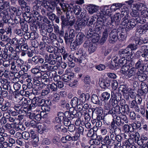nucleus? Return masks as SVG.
<instances>
[{"label": "nucleus", "mask_w": 148, "mask_h": 148, "mask_svg": "<svg viewBox=\"0 0 148 148\" xmlns=\"http://www.w3.org/2000/svg\"><path fill=\"white\" fill-rule=\"evenodd\" d=\"M65 2V0H53L43 3V6L50 12H53L56 8L58 14L61 15L62 13V10L65 12L70 11L71 9V7Z\"/></svg>", "instance_id": "f257e3e1"}, {"label": "nucleus", "mask_w": 148, "mask_h": 148, "mask_svg": "<svg viewBox=\"0 0 148 148\" xmlns=\"http://www.w3.org/2000/svg\"><path fill=\"white\" fill-rule=\"evenodd\" d=\"M98 17L97 21V25L95 29L94 35L90 38L92 42H96L98 41L101 36V29H102V16L101 14L99 12L97 13Z\"/></svg>", "instance_id": "f03ea898"}, {"label": "nucleus", "mask_w": 148, "mask_h": 148, "mask_svg": "<svg viewBox=\"0 0 148 148\" xmlns=\"http://www.w3.org/2000/svg\"><path fill=\"white\" fill-rule=\"evenodd\" d=\"M62 116L63 119H62V121L64 125L68 126L71 123L70 120L77 117L76 111L73 109V111L71 112L69 111L65 112Z\"/></svg>", "instance_id": "7ed1b4c3"}, {"label": "nucleus", "mask_w": 148, "mask_h": 148, "mask_svg": "<svg viewBox=\"0 0 148 148\" xmlns=\"http://www.w3.org/2000/svg\"><path fill=\"white\" fill-rule=\"evenodd\" d=\"M129 15L125 16L122 19L121 24L122 25H126L127 28L131 29L134 27L136 25L135 19L134 18L130 19Z\"/></svg>", "instance_id": "20e7f679"}, {"label": "nucleus", "mask_w": 148, "mask_h": 148, "mask_svg": "<svg viewBox=\"0 0 148 148\" xmlns=\"http://www.w3.org/2000/svg\"><path fill=\"white\" fill-rule=\"evenodd\" d=\"M108 77L114 79L116 78V76L114 73H108L104 75L103 80H102V90L108 89L110 86Z\"/></svg>", "instance_id": "39448f33"}, {"label": "nucleus", "mask_w": 148, "mask_h": 148, "mask_svg": "<svg viewBox=\"0 0 148 148\" xmlns=\"http://www.w3.org/2000/svg\"><path fill=\"white\" fill-rule=\"evenodd\" d=\"M70 6L71 8V10L68 12L72 11V10H73V12L74 14L77 15H80L81 17H85L86 13V10L82 9L78 5H75L73 6L71 5H70Z\"/></svg>", "instance_id": "423d86ee"}, {"label": "nucleus", "mask_w": 148, "mask_h": 148, "mask_svg": "<svg viewBox=\"0 0 148 148\" xmlns=\"http://www.w3.org/2000/svg\"><path fill=\"white\" fill-rule=\"evenodd\" d=\"M84 38L85 36L82 33H79L76 37L75 40L73 43H71V46L73 47V49H75L77 46L81 45L82 43Z\"/></svg>", "instance_id": "0eeeda50"}, {"label": "nucleus", "mask_w": 148, "mask_h": 148, "mask_svg": "<svg viewBox=\"0 0 148 148\" xmlns=\"http://www.w3.org/2000/svg\"><path fill=\"white\" fill-rule=\"evenodd\" d=\"M102 14L103 15L102 16L103 22L109 23L108 19L110 18V16L112 14L109 6L105 5L103 7L102 10Z\"/></svg>", "instance_id": "6e6552de"}, {"label": "nucleus", "mask_w": 148, "mask_h": 148, "mask_svg": "<svg viewBox=\"0 0 148 148\" xmlns=\"http://www.w3.org/2000/svg\"><path fill=\"white\" fill-rule=\"evenodd\" d=\"M118 40V33L116 31H112L110 34L108 41L110 43L114 44Z\"/></svg>", "instance_id": "1a4fd4ad"}, {"label": "nucleus", "mask_w": 148, "mask_h": 148, "mask_svg": "<svg viewBox=\"0 0 148 148\" xmlns=\"http://www.w3.org/2000/svg\"><path fill=\"white\" fill-rule=\"evenodd\" d=\"M120 59L118 60V58L116 57L114 60V62L115 63L114 64H112L114 67H116L120 64H125L127 63L128 58L126 57H120Z\"/></svg>", "instance_id": "9d476101"}, {"label": "nucleus", "mask_w": 148, "mask_h": 148, "mask_svg": "<svg viewBox=\"0 0 148 148\" xmlns=\"http://www.w3.org/2000/svg\"><path fill=\"white\" fill-rule=\"evenodd\" d=\"M132 51L131 49L129 48L128 46L125 49L121 50L119 52L120 57H126L129 58L130 56Z\"/></svg>", "instance_id": "9b49d317"}, {"label": "nucleus", "mask_w": 148, "mask_h": 148, "mask_svg": "<svg viewBox=\"0 0 148 148\" xmlns=\"http://www.w3.org/2000/svg\"><path fill=\"white\" fill-rule=\"evenodd\" d=\"M88 20L87 19L85 20L83 18H78L76 23V25L79 29H81L83 27H84L87 24Z\"/></svg>", "instance_id": "f8f14e48"}, {"label": "nucleus", "mask_w": 148, "mask_h": 148, "mask_svg": "<svg viewBox=\"0 0 148 148\" xmlns=\"http://www.w3.org/2000/svg\"><path fill=\"white\" fill-rule=\"evenodd\" d=\"M79 99L76 97H74L72 98L71 100L70 103L71 106H72V108H70L69 109V111L71 112V110H73V109L74 110V108H75L79 104Z\"/></svg>", "instance_id": "ddd939ff"}, {"label": "nucleus", "mask_w": 148, "mask_h": 148, "mask_svg": "<svg viewBox=\"0 0 148 148\" xmlns=\"http://www.w3.org/2000/svg\"><path fill=\"white\" fill-rule=\"evenodd\" d=\"M109 19H111V22H109V24H111L113 23L114 22L116 23L117 24H119V22L121 20V18L120 17V14L119 13H116L114 15L113 18L112 17H110ZM108 23H106L107 24Z\"/></svg>", "instance_id": "4468645a"}, {"label": "nucleus", "mask_w": 148, "mask_h": 148, "mask_svg": "<svg viewBox=\"0 0 148 148\" xmlns=\"http://www.w3.org/2000/svg\"><path fill=\"white\" fill-rule=\"evenodd\" d=\"M38 100L39 98L37 97H34L32 99L31 103L29 106L28 109L31 110L38 106Z\"/></svg>", "instance_id": "2eb2a0df"}, {"label": "nucleus", "mask_w": 148, "mask_h": 148, "mask_svg": "<svg viewBox=\"0 0 148 148\" xmlns=\"http://www.w3.org/2000/svg\"><path fill=\"white\" fill-rule=\"evenodd\" d=\"M86 8L90 14H92L97 11L98 7L96 5L89 4L86 6Z\"/></svg>", "instance_id": "dca6fc26"}, {"label": "nucleus", "mask_w": 148, "mask_h": 148, "mask_svg": "<svg viewBox=\"0 0 148 148\" xmlns=\"http://www.w3.org/2000/svg\"><path fill=\"white\" fill-rule=\"evenodd\" d=\"M136 71V68L134 67H132L129 69L124 76L126 78H130L132 76L135 75Z\"/></svg>", "instance_id": "f3484780"}, {"label": "nucleus", "mask_w": 148, "mask_h": 148, "mask_svg": "<svg viewBox=\"0 0 148 148\" xmlns=\"http://www.w3.org/2000/svg\"><path fill=\"white\" fill-rule=\"evenodd\" d=\"M14 108V110L19 114L23 113V111L26 112L25 110L26 109V107H22L19 103L15 104Z\"/></svg>", "instance_id": "a211bd4d"}, {"label": "nucleus", "mask_w": 148, "mask_h": 148, "mask_svg": "<svg viewBox=\"0 0 148 148\" xmlns=\"http://www.w3.org/2000/svg\"><path fill=\"white\" fill-rule=\"evenodd\" d=\"M81 56L80 58H75V61L80 64L81 65H85L86 63L87 60L85 56Z\"/></svg>", "instance_id": "6ab92c4d"}, {"label": "nucleus", "mask_w": 148, "mask_h": 148, "mask_svg": "<svg viewBox=\"0 0 148 148\" xmlns=\"http://www.w3.org/2000/svg\"><path fill=\"white\" fill-rule=\"evenodd\" d=\"M27 21L24 19H22L20 24L21 27V29L24 32H27L28 30V25L27 23Z\"/></svg>", "instance_id": "aec40b11"}, {"label": "nucleus", "mask_w": 148, "mask_h": 148, "mask_svg": "<svg viewBox=\"0 0 148 148\" xmlns=\"http://www.w3.org/2000/svg\"><path fill=\"white\" fill-rule=\"evenodd\" d=\"M133 8L137 9L139 11H141L146 8V6L142 3H138L133 5Z\"/></svg>", "instance_id": "412c9836"}, {"label": "nucleus", "mask_w": 148, "mask_h": 148, "mask_svg": "<svg viewBox=\"0 0 148 148\" xmlns=\"http://www.w3.org/2000/svg\"><path fill=\"white\" fill-rule=\"evenodd\" d=\"M93 130V132L94 133L95 132H96V135L97 137V139H99L100 138H102L101 136L102 134V128H98L95 126H94L93 127V129H92Z\"/></svg>", "instance_id": "4be33fe9"}, {"label": "nucleus", "mask_w": 148, "mask_h": 148, "mask_svg": "<svg viewBox=\"0 0 148 148\" xmlns=\"http://www.w3.org/2000/svg\"><path fill=\"white\" fill-rule=\"evenodd\" d=\"M145 65L143 61L141 59H139L135 64L136 69H144Z\"/></svg>", "instance_id": "5701e85b"}, {"label": "nucleus", "mask_w": 148, "mask_h": 148, "mask_svg": "<svg viewBox=\"0 0 148 148\" xmlns=\"http://www.w3.org/2000/svg\"><path fill=\"white\" fill-rule=\"evenodd\" d=\"M40 67L41 70H42V72L47 71H51V65L46 63V62H45L44 64L42 65Z\"/></svg>", "instance_id": "b1692460"}, {"label": "nucleus", "mask_w": 148, "mask_h": 148, "mask_svg": "<svg viewBox=\"0 0 148 148\" xmlns=\"http://www.w3.org/2000/svg\"><path fill=\"white\" fill-rule=\"evenodd\" d=\"M11 105V103L10 102L5 101L4 103L3 104V105L1 108V110L3 112L7 111L9 109Z\"/></svg>", "instance_id": "393cba45"}, {"label": "nucleus", "mask_w": 148, "mask_h": 148, "mask_svg": "<svg viewBox=\"0 0 148 148\" xmlns=\"http://www.w3.org/2000/svg\"><path fill=\"white\" fill-rule=\"evenodd\" d=\"M89 143L92 145H94V144L98 145L100 143L102 144V138H100L99 139H97V137L95 139H92L89 140Z\"/></svg>", "instance_id": "a878e982"}, {"label": "nucleus", "mask_w": 148, "mask_h": 148, "mask_svg": "<svg viewBox=\"0 0 148 148\" xmlns=\"http://www.w3.org/2000/svg\"><path fill=\"white\" fill-rule=\"evenodd\" d=\"M16 71H17L20 70L21 68L24 63V61L21 58H18L16 61Z\"/></svg>", "instance_id": "bb28decb"}, {"label": "nucleus", "mask_w": 148, "mask_h": 148, "mask_svg": "<svg viewBox=\"0 0 148 148\" xmlns=\"http://www.w3.org/2000/svg\"><path fill=\"white\" fill-rule=\"evenodd\" d=\"M3 9L0 6V17H3L5 19L8 18V14L7 11L3 10Z\"/></svg>", "instance_id": "cd10ccee"}, {"label": "nucleus", "mask_w": 148, "mask_h": 148, "mask_svg": "<svg viewBox=\"0 0 148 148\" xmlns=\"http://www.w3.org/2000/svg\"><path fill=\"white\" fill-rule=\"evenodd\" d=\"M29 102L30 101V100ZM19 103L23 107H26V109H28V107L29 105L28 104V101L25 98H23L20 101Z\"/></svg>", "instance_id": "c85d7f7f"}, {"label": "nucleus", "mask_w": 148, "mask_h": 148, "mask_svg": "<svg viewBox=\"0 0 148 148\" xmlns=\"http://www.w3.org/2000/svg\"><path fill=\"white\" fill-rule=\"evenodd\" d=\"M96 113L97 114V120H102V109L100 106L96 108Z\"/></svg>", "instance_id": "c756f323"}, {"label": "nucleus", "mask_w": 148, "mask_h": 148, "mask_svg": "<svg viewBox=\"0 0 148 148\" xmlns=\"http://www.w3.org/2000/svg\"><path fill=\"white\" fill-rule=\"evenodd\" d=\"M49 36L52 42H56V45H55V47H57L58 46L59 42H58L56 40V34L53 33H51L49 34Z\"/></svg>", "instance_id": "7c9ffc66"}, {"label": "nucleus", "mask_w": 148, "mask_h": 148, "mask_svg": "<svg viewBox=\"0 0 148 148\" xmlns=\"http://www.w3.org/2000/svg\"><path fill=\"white\" fill-rule=\"evenodd\" d=\"M91 100L94 103L97 104L98 103L99 105V106H101L102 105L101 103L100 102L98 97L95 94L92 95Z\"/></svg>", "instance_id": "2f4dec72"}, {"label": "nucleus", "mask_w": 148, "mask_h": 148, "mask_svg": "<svg viewBox=\"0 0 148 148\" xmlns=\"http://www.w3.org/2000/svg\"><path fill=\"white\" fill-rule=\"evenodd\" d=\"M60 19L62 22V28L68 25V19H66L64 15H62L61 16Z\"/></svg>", "instance_id": "473e14b6"}, {"label": "nucleus", "mask_w": 148, "mask_h": 148, "mask_svg": "<svg viewBox=\"0 0 148 148\" xmlns=\"http://www.w3.org/2000/svg\"><path fill=\"white\" fill-rule=\"evenodd\" d=\"M32 139V143L33 146L35 147H36L38 145V142L39 141L38 137L37 135L31 138Z\"/></svg>", "instance_id": "72a5a7b5"}, {"label": "nucleus", "mask_w": 148, "mask_h": 148, "mask_svg": "<svg viewBox=\"0 0 148 148\" xmlns=\"http://www.w3.org/2000/svg\"><path fill=\"white\" fill-rule=\"evenodd\" d=\"M38 20L41 21L43 24H46L49 25L50 24L51 22L49 21L46 17L44 16L41 17H39Z\"/></svg>", "instance_id": "f704fd0d"}, {"label": "nucleus", "mask_w": 148, "mask_h": 148, "mask_svg": "<svg viewBox=\"0 0 148 148\" xmlns=\"http://www.w3.org/2000/svg\"><path fill=\"white\" fill-rule=\"evenodd\" d=\"M51 103L47 102L43 106L41 107V109L43 111L45 112H49L50 110V108L49 106Z\"/></svg>", "instance_id": "c9c22d12"}, {"label": "nucleus", "mask_w": 148, "mask_h": 148, "mask_svg": "<svg viewBox=\"0 0 148 148\" xmlns=\"http://www.w3.org/2000/svg\"><path fill=\"white\" fill-rule=\"evenodd\" d=\"M65 42L67 44H69L73 40V38L69 35L67 32L65 34V36L64 37Z\"/></svg>", "instance_id": "e433bc0d"}, {"label": "nucleus", "mask_w": 148, "mask_h": 148, "mask_svg": "<svg viewBox=\"0 0 148 148\" xmlns=\"http://www.w3.org/2000/svg\"><path fill=\"white\" fill-rule=\"evenodd\" d=\"M95 29L93 30L92 28H90L86 34V37L88 39H90L94 35Z\"/></svg>", "instance_id": "4c0bfd02"}, {"label": "nucleus", "mask_w": 148, "mask_h": 148, "mask_svg": "<svg viewBox=\"0 0 148 148\" xmlns=\"http://www.w3.org/2000/svg\"><path fill=\"white\" fill-rule=\"evenodd\" d=\"M141 87L142 91L143 94L147 93L148 91V86L145 83H142L141 84Z\"/></svg>", "instance_id": "58836bf2"}, {"label": "nucleus", "mask_w": 148, "mask_h": 148, "mask_svg": "<svg viewBox=\"0 0 148 148\" xmlns=\"http://www.w3.org/2000/svg\"><path fill=\"white\" fill-rule=\"evenodd\" d=\"M60 99V95L57 93H55L53 95L52 101L53 103L56 104L58 102Z\"/></svg>", "instance_id": "ea45409f"}, {"label": "nucleus", "mask_w": 148, "mask_h": 148, "mask_svg": "<svg viewBox=\"0 0 148 148\" xmlns=\"http://www.w3.org/2000/svg\"><path fill=\"white\" fill-rule=\"evenodd\" d=\"M62 115H64V113L62 112H59L58 114V117L55 118V120L57 123H60L62 121V119H63Z\"/></svg>", "instance_id": "a19ab883"}, {"label": "nucleus", "mask_w": 148, "mask_h": 148, "mask_svg": "<svg viewBox=\"0 0 148 148\" xmlns=\"http://www.w3.org/2000/svg\"><path fill=\"white\" fill-rule=\"evenodd\" d=\"M40 75H39L38 77H40L41 79H49V74L50 75V74L49 73H45L44 72L40 73Z\"/></svg>", "instance_id": "79ce46f5"}, {"label": "nucleus", "mask_w": 148, "mask_h": 148, "mask_svg": "<svg viewBox=\"0 0 148 148\" xmlns=\"http://www.w3.org/2000/svg\"><path fill=\"white\" fill-rule=\"evenodd\" d=\"M47 102L51 103V101L50 100H45L44 99H41L39 98L38 106H41V107Z\"/></svg>", "instance_id": "37998d69"}, {"label": "nucleus", "mask_w": 148, "mask_h": 148, "mask_svg": "<svg viewBox=\"0 0 148 148\" xmlns=\"http://www.w3.org/2000/svg\"><path fill=\"white\" fill-rule=\"evenodd\" d=\"M116 124L118 126H122L124 124V122L121 117L117 116L116 117Z\"/></svg>", "instance_id": "c03bdc74"}, {"label": "nucleus", "mask_w": 148, "mask_h": 148, "mask_svg": "<svg viewBox=\"0 0 148 148\" xmlns=\"http://www.w3.org/2000/svg\"><path fill=\"white\" fill-rule=\"evenodd\" d=\"M38 132L41 134L44 132H46L47 130V127L44 125H39L38 127Z\"/></svg>", "instance_id": "a18cd8bd"}, {"label": "nucleus", "mask_w": 148, "mask_h": 148, "mask_svg": "<svg viewBox=\"0 0 148 148\" xmlns=\"http://www.w3.org/2000/svg\"><path fill=\"white\" fill-rule=\"evenodd\" d=\"M22 137L25 140H27L30 138V134H29V132L24 131L22 133Z\"/></svg>", "instance_id": "49530a36"}, {"label": "nucleus", "mask_w": 148, "mask_h": 148, "mask_svg": "<svg viewBox=\"0 0 148 148\" xmlns=\"http://www.w3.org/2000/svg\"><path fill=\"white\" fill-rule=\"evenodd\" d=\"M114 108H112L111 110H109V111H105L104 113V115H107L108 114H111L112 115V116L113 118L116 116V111H115L114 110Z\"/></svg>", "instance_id": "de8ad7c7"}, {"label": "nucleus", "mask_w": 148, "mask_h": 148, "mask_svg": "<svg viewBox=\"0 0 148 148\" xmlns=\"http://www.w3.org/2000/svg\"><path fill=\"white\" fill-rule=\"evenodd\" d=\"M123 128L125 132H132L133 131L132 126V125H129L127 124L124 125Z\"/></svg>", "instance_id": "09e8293b"}, {"label": "nucleus", "mask_w": 148, "mask_h": 148, "mask_svg": "<svg viewBox=\"0 0 148 148\" xmlns=\"http://www.w3.org/2000/svg\"><path fill=\"white\" fill-rule=\"evenodd\" d=\"M15 129L17 131H24L25 130V127L21 124H18L14 125Z\"/></svg>", "instance_id": "8fccbe9b"}, {"label": "nucleus", "mask_w": 148, "mask_h": 148, "mask_svg": "<svg viewBox=\"0 0 148 148\" xmlns=\"http://www.w3.org/2000/svg\"><path fill=\"white\" fill-rule=\"evenodd\" d=\"M110 97V94L107 92H104L102 93V99H103V101L104 102L108 100Z\"/></svg>", "instance_id": "3c124183"}, {"label": "nucleus", "mask_w": 148, "mask_h": 148, "mask_svg": "<svg viewBox=\"0 0 148 148\" xmlns=\"http://www.w3.org/2000/svg\"><path fill=\"white\" fill-rule=\"evenodd\" d=\"M23 31L21 29H14V32L15 34L20 36H22L24 34Z\"/></svg>", "instance_id": "603ef678"}, {"label": "nucleus", "mask_w": 148, "mask_h": 148, "mask_svg": "<svg viewBox=\"0 0 148 148\" xmlns=\"http://www.w3.org/2000/svg\"><path fill=\"white\" fill-rule=\"evenodd\" d=\"M10 18H9V15L8 14V18H5V20H6V23H8V24L11 27H14L16 26V24L14 23H13V21L11 18L12 17L10 16Z\"/></svg>", "instance_id": "864d4df0"}, {"label": "nucleus", "mask_w": 148, "mask_h": 148, "mask_svg": "<svg viewBox=\"0 0 148 148\" xmlns=\"http://www.w3.org/2000/svg\"><path fill=\"white\" fill-rule=\"evenodd\" d=\"M129 69L130 67L128 65L127 66L125 64L123 65L121 69L122 73L125 75Z\"/></svg>", "instance_id": "5fc2aeb1"}, {"label": "nucleus", "mask_w": 148, "mask_h": 148, "mask_svg": "<svg viewBox=\"0 0 148 148\" xmlns=\"http://www.w3.org/2000/svg\"><path fill=\"white\" fill-rule=\"evenodd\" d=\"M46 50L50 53H55L56 49L52 46L48 45L46 47Z\"/></svg>", "instance_id": "6e6d98bb"}, {"label": "nucleus", "mask_w": 148, "mask_h": 148, "mask_svg": "<svg viewBox=\"0 0 148 148\" xmlns=\"http://www.w3.org/2000/svg\"><path fill=\"white\" fill-rule=\"evenodd\" d=\"M14 98L16 99V101H21L23 98L16 91H14Z\"/></svg>", "instance_id": "4d7b16f0"}, {"label": "nucleus", "mask_w": 148, "mask_h": 148, "mask_svg": "<svg viewBox=\"0 0 148 148\" xmlns=\"http://www.w3.org/2000/svg\"><path fill=\"white\" fill-rule=\"evenodd\" d=\"M38 10L33 9L32 14H33V16L34 17L35 19L38 20L39 17H41V16H40L39 14L38 11Z\"/></svg>", "instance_id": "13d9d810"}, {"label": "nucleus", "mask_w": 148, "mask_h": 148, "mask_svg": "<svg viewBox=\"0 0 148 148\" xmlns=\"http://www.w3.org/2000/svg\"><path fill=\"white\" fill-rule=\"evenodd\" d=\"M96 47L95 44L92 43L91 45L89 47L88 52L89 54H91L94 52L96 50Z\"/></svg>", "instance_id": "bf43d9fd"}, {"label": "nucleus", "mask_w": 148, "mask_h": 148, "mask_svg": "<svg viewBox=\"0 0 148 148\" xmlns=\"http://www.w3.org/2000/svg\"><path fill=\"white\" fill-rule=\"evenodd\" d=\"M135 21L136 20V22L141 24H143L146 21L145 18H143L142 17L140 16V15L138 16L135 18Z\"/></svg>", "instance_id": "052dcab7"}, {"label": "nucleus", "mask_w": 148, "mask_h": 148, "mask_svg": "<svg viewBox=\"0 0 148 148\" xmlns=\"http://www.w3.org/2000/svg\"><path fill=\"white\" fill-rule=\"evenodd\" d=\"M75 22V17L73 16H71V18L68 21V26H71L74 24Z\"/></svg>", "instance_id": "680f3d73"}, {"label": "nucleus", "mask_w": 148, "mask_h": 148, "mask_svg": "<svg viewBox=\"0 0 148 148\" xmlns=\"http://www.w3.org/2000/svg\"><path fill=\"white\" fill-rule=\"evenodd\" d=\"M130 14L132 16L134 17L135 18L138 16H140L139 13L134 8L132 9Z\"/></svg>", "instance_id": "e2e57ef3"}, {"label": "nucleus", "mask_w": 148, "mask_h": 148, "mask_svg": "<svg viewBox=\"0 0 148 148\" xmlns=\"http://www.w3.org/2000/svg\"><path fill=\"white\" fill-rule=\"evenodd\" d=\"M52 12H49L47 13L46 15L48 18L51 21L54 20L56 18V15Z\"/></svg>", "instance_id": "0e129e2a"}, {"label": "nucleus", "mask_w": 148, "mask_h": 148, "mask_svg": "<svg viewBox=\"0 0 148 148\" xmlns=\"http://www.w3.org/2000/svg\"><path fill=\"white\" fill-rule=\"evenodd\" d=\"M123 7V8H122L121 10V14L125 15V16L129 15V12L128 8L126 7Z\"/></svg>", "instance_id": "69168bd1"}, {"label": "nucleus", "mask_w": 148, "mask_h": 148, "mask_svg": "<svg viewBox=\"0 0 148 148\" xmlns=\"http://www.w3.org/2000/svg\"><path fill=\"white\" fill-rule=\"evenodd\" d=\"M38 36L37 33L36 32H32L30 33L29 39L31 40H34L38 38Z\"/></svg>", "instance_id": "338daca9"}, {"label": "nucleus", "mask_w": 148, "mask_h": 148, "mask_svg": "<svg viewBox=\"0 0 148 148\" xmlns=\"http://www.w3.org/2000/svg\"><path fill=\"white\" fill-rule=\"evenodd\" d=\"M50 92V90L49 89H43L41 91V95L42 97H45V96L47 95Z\"/></svg>", "instance_id": "774afa93"}]
</instances>
